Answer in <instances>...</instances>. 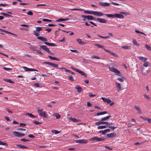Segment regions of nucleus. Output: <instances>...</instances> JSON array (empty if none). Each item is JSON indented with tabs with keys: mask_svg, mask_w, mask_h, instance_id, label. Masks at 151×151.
<instances>
[{
	"mask_svg": "<svg viewBox=\"0 0 151 151\" xmlns=\"http://www.w3.org/2000/svg\"><path fill=\"white\" fill-rule=\"evenodd\" d=\"M110 132L109 129H106L102 131V134H105L106 133L109 132Z\"/></svg>",
	"mask_w": 151,
	"mask_h": 151,
	"instance_id": "f704fd0d",
	"label": "nucleus"
},
{
	"mask_svg": "<svg viewBox=\"0 0 151 151\" xmlns=\"http://www.w3.org/2000/svg\"><path fill=\"white\" fill-rule=\"evenodd\" d=\"M68 77L70 80L72 81H74L73 76L72 75H70L68 76Z\"/></svg>",
	"mask_w": 151,
	"mask_h": 151,
	"instance_id": "09e8293b",
	"label": "nucleus"
},
{
	"mask_svg": "<svg viewBox=\"0 0 151 151\" xmlns=\"http://www.w3.org/2000/svg\"><path fill=\"white\" fill-rule=\"evenodd\" d=\"M52 133H54L55 134H58L59 133V132L56 130H52Z\"/></svg>",
	"mask_w": 151,
	"mask_h": 151,
	"instance_id": "8fccbe9b",
	"label": "nucleus"
},
{
	"mask_svg": "<svg viewBox=\"0 0 151 151\" xmlns=\"http://www.w3.org/2000/svg\"><path fill=\"white\" fill-rule=\"evenodd\" d=\"M105 147L106 148L108 149L109 150H112L113 149L112 148V147H111L105 146Z\"/></svg>",
	"mask_w": 151,
	"mask_h": 151,
	"instance_id": "69168bd1",
	"label": "nucleus"
},
{
	"mask_svg": "<svg viewBox=\"0 0 151 151\" xmlns=\"http://www.w3.org/2000/svg\"><path fill=\"white\" fill-rule=\"evenodd\" d=\"M34 86L37 87H39L40 86L38 83H35L34 84Z\"/></svg>",
	"mask_w": 151,
	"mask_h": 151,
	"instance_id": "774afa93",
	"label": "nucleus"
},
{
	"mask_svg": "<svg viewBox=\"0 0 151 151\" xmlns=\"http://www.w3.org/2000/svg\"><path fill=\"white\" fill-rule=\"evenodd\" d=\"M107 113L106 111H103V112H100V113H98L96 115L97 116H99V115L104 114H106Z\"/></svg>",
	"mask_w": 151,
	"mask_h": 151,
	"instance_id": "c9c22d12",
	"label": "nucleus"
},
{
	"mask_svg": "<svg viewBox=\"0 0 151 151\" xmlns=\"http://www.w3.org/2000/svg\"><path fill=\"white\" fill-rule=\"evenodd\" d=\"M115 67L116 65H115L111 63L108 66V68L111 71L114 73L116 75H118L119 76H121V73L120 71L117 69L114 68Z\"/></svg>",
	"mask_w": 151,
	"mask_h": 151,
	"instance_id": "f257e3e1",
	"label": "nucleus"
},
{
	"mask_svg": "<svg viewBox=\"0 0 151 151\" xmlns=\"http://www.w3.org/2000/svg\"><path fill=\"white\" fill-rule=\"evenodd\" d=\"M132 42L134 45H137V46H139V44L137 43L136 41L135 40H133L132 41Z\"/></svg>",
	"mask_w": 151,
	"mask_h": 151,
	"instance_id": "49530a36",
	"label": "nucleus"
},
{
	"mask_svg": "<svg viewBox=\"0 0 151 151\" xmlns=\"http://www.w3.org/2000/svg\"><path fill=\"white\" fill-rule=\"evenodd\" d=\"M76 41L79 44L81 45H83L86 44V42L82 41L80 39H77L76 40Z\"/></svg>",
	"mask_w": 151,
	"mask_h": 151,
	"instance_id": "4be33fe9",
	"label": "nucleus"
},
{
	"mask_svg": "<svg viewBox=\"0 0 151 151\" xmlns=\"http://www.w3.org/2000/svg\"><path fill=\"white\" fill-rule=\"evenodd\" d=\"M99 5L101 6H110V4L106 2H100L99 3Z\"/></svg>",
	"mask_w": 151,
	"mask_h": 151,
	"instance_id": "dca6fc26",
	"label": "nucleus"
},
{
	"mask_svg": "<svg viewBox=\"0 0 151 151\" xmlns=\"http://www.w3.org/2000/svg\"><path fill=\"white\" fill-rule=\"evenodd\" d=\"M5 81H6L9 82V83H14V82L12 81L11 80H10V79H5Z\"/></svg>",
	"mask_w": 151,
	"mask_h": 151,
	"instance_id": "3c124183",
	"label": "nucleus"
},
{
	"mask_svg": "<svg viewBox=\"0 0 151 151\" xmlns=\"http://www.w3.org/2000/svg\"><path fill=\"white\" fill-rule=\"evenodd\" d=\"M94 11H90L86 10L84 11V13L86 14H93Z\"/></svg>",
	"mask_w": 151,
	"mask_h": 151,
	"instance_id": "72a5a7b5",
	"label": "nucleus"
},
{
	"mask_svg": "<svg viewBox=\"0 0 151 151\" xmlns=\"http://www.w3.org/2000/svg\"><path fill=\"white\" fill-rule=\"evenodd\" d=\"M69 120L72 121L73 122H80V120L79 119H77L75 118L69 117L68 118Z\"/></svg>",
	"mask_w": 151,
	"mask_h": 151,
	"instance_id": "a211bd4d",
	"label": "nucleus"
},
{
	"mask_svg": "<svg viewBox=\"0 0 151 151\" xmlns=\"http://www.w3.org/2000/svg\"><path fill=\"white\" fill-rule=\"evenodd\" d=\"M29 48L31 50H32L33 51H36L37 50L35 47L31 46Z\"/></svg>",
	"mask_w": 151,
	"mask_h": 151,
	"instance_id": "13d9d810",
	"label": "nucleus"
},
{
	"mask_svg": "<svg viewBox=\"0 0 151 151\" xmlns=\"http://www.w3.org/2000/svg\"><path fill=\"white\" fill-rule=\"evenodd\" d=\"M0 145H4L6 146H8V144L7 143H5L1 141H0Z\"/></svg>",
	"mask_w": 151,
	"mask_h": 151,
	"instance_id": "ea45409f",
	"label": "nucleus"
},
{
	"mask_svg": "<svg viewBox=\"0 0 151 151\" xmlns=\"http://www.w3.org/2000/svg\"><path fill=\"white\" fill-rule=\"evenodd\" d=\"M3 69L4 70H6V71H9V70H12V69L11 68H6V67H4L3 68Z\"/></svg>",
	"mask_w": 151,
	"mask_h": 151,
	"instance_id": "052dcab7",
	"label": "nucleus"
},
{
	"mask_svg": "<svg viewBox=\"0 0 151 151\" xmlns=\"http://www.w3.org/2000/svg\"><path fill=\"white\" fill-rule=\"evenodd\" d=\"M39 47L42 49L44 50H45L46 52H47L48 53L50 54H52V52L51 51L49 50V49L46 46V45H39Z\"/></svg>",
	"mask_w": 151,
	"mask_h": 151,
	"instance_id": "423d86ee",
	"label": "nucleus"
},
{
	"mask_svg": "<svg viewBox=\"0 0 151 151\" xmlns=\"http://www.w3.org/2000/svg\"><path fill=\"white\" fill-rule=\"evenodd\" d=\"M115 86L117 88L118 91H120L121 90V88L120 84L116 82Z\"/></svg>",
	"mask_w": 151,
	"mask_h": 151,
	"instance_id": "f3484780",
	"label": "nucleus"
},
{
	"mask_svg": "<svg viewBox=\"0 0 151 151\" xmlns=\"http://www.w3.org/2000/svg\"><path fill=\"white\" fill-rule=\"evenodd\" d=\"M111 115H109L106 117L102 118L101 119V121H106L109 119L110 117H111Z\"/></svg>",
	"mask_w": 151,
	"mask_h": 151,
	"instance_id": "a878e982",
	"label": "nucleus"
},
{
	"mask_svg": "<svg viewBox=\"0 0 151 151\" xmlns=\"http://www.w3.org/2000/svg\"><path fill=\"white\" fill-rule=\"evenodd\" d=\"M70 10L71 11H74V10H79L80 11H83V9H77V8H74V9H70Z\"/></svg>",
	"mask_w": 151,
	"mask_h": 151,
	"instance_id": "a19ab883",
	"label": "nucleus"
},
{
	"mask_svg": "<svg viewBox=\"0 0 151 151\" xmlns=\"http://www.w3.org/2000/svg\"><path fill=\"white\" fill-rule=\"evenodd\" d=\"M105 15L109 17L112 18L117 17L120 19H123L124 18V16L121 14H105Z\"/></svg>",
	"mask_w": 151,
	"mask_h": 151,
	"instance_id": "f03ea898",
	"label": "nucleus"
},
{
	"mask_svg": "<svg viewBox=\"0 0 151 151\" xmlns=\"http://www.w3.org/2000/svg\"><path fill=\"white\" fill-rule=\"evenodd\" d=\"M138 58L139 60L143 62H145V61L147 60V58H145L144 57L142 56H138Z\"/></svg>",
	"mask_w": 151,
	"mask_h": 151,
	"instance_id": "b1692460",
	"label": "nucleus"
},
{
	"mask_svg": "<svg viewBox=\"0 0 151 151\" xmlns=\"http://www.w3.org/2000/svg\"><path fill=\"white\" fill-rule=\"evenodd\" d=\"M93 14L98 17H101L104 15L103 13L97 11H94Z\"/></svg>",
	"mask_w": 151,
	"mask_h": 151,
	"instance_id": "2eb2a0df",
	"label": "nucleus"
},
{
	"mask_svg": "<svg viewBox=\"0 0 151 151\" xmlns=\"http://www.w3.org/2000/svg\"><path fill=\"white\" fill-rule=\"evenodd\" d=\"M65 71L68 72L72 74H73L74 73V72L71 71V70H66L65 69Z\"/></svg>",
	"mask_w": 151,
	"mask_h": 151,
	"instance_id": "4d7b16f0",
	"label": "nucleus"
},
{
	"mask_svg": "<svg viewBox=\"0 0 151 151\" xmlns=\"http://www.w3.org/2000/svg\"><path fill=\"white\" fill-rule=\"evenodd\" d=\"M34 35L36 36H38L40 35L39 33H38L36 31H34Z\"/></svg>",
	"mask_w": 151,
	"mask_h": 151,
	"instance_id": "603ef678",
	"label": "nucleus"
},
{
	"mask_svg": "<svg viewBox=\"0 0 151 151\" xmlns=\"http://www.w3.org/2000/svg\"><path fill=\"white\" fill-rule=\"evenodd\" d=\"M54 116L56 117L57 119H59L61 117V115L59 114L56 113H55L54 114Z\"/></svg>",
	"mask_w": 151,
	"mask_h": 151,
	"instance_id": "7c9ffc66",
	"label": "nucleus"
},
{
	"mask_svg": "<svg viewBox=\"0 0 151 151\" xmlns=\"http://www.w3.org/2000/svg\"><path fill=\"white\" fill-rule=\"evenodd\" d=\"M45 44L51 46H56L57 45L53 43H49L47 42H45Z\"/></svg>",
	"mask_w": 151,
	"mask_h": 151,
	"instance_id": "393cba45",
	"label": "nucleus"
},
{
	"mask_svg": "<svg viewBox=\"0 0 151 151\" xmlns=\"http://www.w3.org/2000/svg\"><path fill=\"white\" fill-rule=\"evenodd\" d=\"M107 125L106 126V125H101V126H100L98 127L97 128L99 129H103L105 128L106 127H107Z\"/></svg>",
	"mask_w": 151,
	"mask_h": 151,
	"instance_id": "473e14b6",
	"label": "nucleus"
},
{
	"mask_svg": "<svg viewBox=\"0 0 151 151\" xmlns=\"http://www.w3.org/2000/svg\"><path fill=\"white\" fill-rule=\"evenodd\" d=\"M26 125V124L25 123H20V127H24Z\"/></svg>",
	"mask_w": 151,
	"mask_h": 151,
	"instance_id": "338daca9",
	"label": "nucleus"
},
{
	"mask_svg": "<svg viewBox=\"0 0 151 151\" xmlns=\"http://www.w3.org/2000/svg\"><path fill=\"white\" fill-rule=\"evenodd\" d=\"M91 58H94L99 59H100V58L96 55H92L91 56Z\"/></svg>",
	"mask_w": 151,
	"mask_h": 151,
	"instance_id": "a18cd8bd",
	"label": "nucleus"
},
{
	"mask_svg": "<svg viewBox=\"0 0 151 151\" xmlns=\"http://www.w3.org/2000/svg\"><path fill=\"white\" fill-rule=\"evenodd\" d=\"M37 112L39 115L42 117L46 118L47 116V114H46V112L42 111V109L41 108L38 109Z\"/></svg>",
	"mask_w": 151,
	"mask_h": 151,
	"instance_id": "7ed1b4c3",
	"label": "nucleus"
},
{
	"mask_svg": "<svg viewBox=\"0 0 151 151\" xmlns=\"http://www.w3.org/2000/svg\"><path fill=\"white\" fill-rule=\"evenodd\" d=\"M25 115H29L30 117L33 118H35L36 117L35 116L31 113H27L25 114Z\"/></svg>",
	"mask_w": 151,
	"mask_h": 151,
	"instance_id": "c85d7f7f",
	"label": "nucleus"
},
{
	"mask_svg": "<svg viewBox=\"0 0 151 151\" xmlns=\"http://www.w3.org/2000/svg\"><path fill=\"white\" fill-rule=\"evenodd\" d=\"M116 134L115 133H112L107 134V136L109 137L112 138L116 136Z\"/></svg>",
	"mask_w": 151,
	"mask_h": 151,
	"instance_id": "aec40b11",
	"label": "nucleus"
},
{
	"mask_svg": "<svg viewBox=\"0 0 151 151\" xmlns=\"http://www.w3.org/2000/svg\"><path fill=\"white\" fill-rule=\"evenodd\" d=\"M27 14L28 15H33V12L32 11H29L28 12H27Z\"/></svg>",
	"mask_w": 151,
	"mask_h": 151,
	"instance_id": "680f3d73",
	"label": "nucleus"
},
{
	"mask_svg": "<svg viewBox=\"0 0 151 151\" xmlns=\"http://www.w3.org/2000/svg\"><path fill=\"white\" fill-rule=\"evenodd\" d=\"M24 69L26 71H38L37 70L34 68H28L25 66H23V67Z\"/></svg>",
	"mask_w": 151,
	"mask_h": 151,
	"instance_id": "ddd939ff",
	"label": "nucleus"
},
{
	"mask_svg": "<svg viewBox=\"0 0 151 151\" xmlns=\"http://www.w3.org/2000/svg\"><path fill=\"white\" fill-rule=\"evenodd\" d=\"M42 20L44 22H51L52 21V20H51L48 19H42Z\"/></svg>",
	"mask_w": 151,
	"mask_h": 151,
	"instance_id": "864d4df0",
	"label": "nucleus"
},
{
	"mask_svg": "<svg viewBox=\"0 0 151 151\" xmlns=\"http://www.w3.org/2000/svg\"><path fill=\"white\" fill-rule=\"evenodd\" d=\"M13 134L14 135L17 137H23L25 135L24 133H21L18 132H13Z\"/></svg>",
	"mask_w": 151,
	"mask_h": 151,
	"instance_id": "6e6552de",
	"label": "nucleus"
},
{
	"mask_svg": "<svg viewBox=\"0 0 151 151\" xmlns=\"http://www.w3.org/2000/svg\"><path fill=\"white\" fill-rule=\"evenodd\" d=\"M42 29V27H36V31L37 32H40L41 31Z\"/></svg>",
	"mask_w": 151,
	"mask_h": 151,
	"instance_id": "58836bf2",
	"label": "nucleus"
},
{
	"mask_svg": "<svg viewBox=\"0 0 151 151\" xmlns=\"http://www.w3.org/2000/svg\"><path fill=\"white\" fill-rule=\"evenodd\" d=\"M141 71L143 75H146L148 73L149 69L147 70L144 68H142Z\"/></svg>",
	"mask_w": 151,
	"mask_h": 151,
	"instance_id": "4468645a",
	"label": "nucleus"
},
{
	"mask_svg": "<svg viewBox=\"0 0 151 151\" xmlns=\"http://www.w3.org/2000/svg\"><path fill=\"white\" fill-rule=\"evenodd\" d=\"M71 68H72L74 70L76 71V72L80 74H81L82 75H83V76H84L85 77L87 76V74L86 73H85L84 72L80 70H78L74 68H73V67H71Z\"/></svg>",
	"mask_w": 151,
	"mask_h": 151,
	"instance_id": "9d476101",
	"label": "nucleus"
},
{
	"mask_svg": "<svg viewBox=\"0 0 151 151\" xmlns=\"http://www.w3.org/2000/svg\"><path fill=\"white\" fill-rule=\"evenodd\" d=\"M95 45L98 47L99 48H103V49L104 48L103 46L99 44H95Z\"/></svg>",
	"mask_w": 151,
	"mask_h": 151,
	"instance_id": "e433bc0d",
	"label": "nucleus"
},
{
	"mask_svg": "<svg viewBox=\"0 0 151 151\" xmlns=\"http://www.w3.org/2000/svg\"><path fill=\"white\" fill-rule=\"evenodd\" d=\"M112 123H109V122H104L103 121H101L99 122H97L95 124L96 125H99L101 124H106L107 125H110V124H112Z\"/></svg>",
	"mask_w": 151,
	"mask_h": 151,
	"instance_id": "1a4fd4ad",
	"label": "nucleus"
},
{
	"mask_svg": "<svg viewBox=\"0 0 151 151\" xmlns=\"http://www.w3.org/2000/svg\"><path fill=\"white\" fill-rule=\"evenodd\" d=\"M125 78H124L122 77L121 78H117V80H118L119 81L121 82H122L123 81Z\"/></svg>",
	"mask_w": 151,
	"mask_h": 151,
	"instance_id": "c03bdc74",
	"label": "nucleus"
},
{
	"mask_svg": "<svg viewBox=\"0 0 151 151\" xmlns=\"http://www.w3.org/2000/svg\"><path fill=\"white\" fill-rule=\"evenodd\" d=\"M44 63L46 64L49 65L51 66H52L54 67L57 68L58 69H65V68H58V65L57 64H55L54 63H51L50 62H44Z\"/></svg>",
	"mask_w": 151,
	"mask_h": 151,
	"instance_id": "39448f33",
	"label": "nucleus"
},
{
	"mask_svg": "<svg viewBox=\"0 0 151 151\" xmlns=\"http://www.w3.org/2000/svg\"><path fill=\"white\" fill-rule=\"evenodd\" d=\"M134 108L138 111V113L140 114L141 113V111L139 107L136 106H134Z\"/></svg>",
	"mask_w": 151,
	"mask_h": 151,
	"instance_id": "2f4dec72",
	"label": "nucleus"
},
{
	"mask_svg": "<svg viewBox=\"0 0 151 151\" xmlns=\"http://www.w3.org/2000/svg\"><path fill=\"white\" fill-rule=\"evenodd\" d=\"M37 39L42 42H46L47 41V40L46 38L41 36H38L37 37Z\"/></svg>",
	"mask_w": 151,
	"mask_h": 151,
	"instance_id": "6ab92c4d",
	"label": "nucleus"
},
{
	"mask_svg": "<svg viewBox=\"0 0 151 151\" xmlns=\"http://www.w3.org/2000/svg\"><path fill=\"white\" fill-rule=\"evenodd\" d=\"M1 14L2 15H3L5 17H12V16L11 15H10L9 14H8L4 13V12L1 13Z\"/></svg>",
	"mask_w": 151,
	"mask_h": 151,
	"instance_id": "cd10ccee",
	"label": "nucleus"
},
{
	"mask_svg": "<svg viewBox=\"0 0 151 151\" xmlns=\"http://www.w3.org/2000/svg\"><path fill=\"white\" fill-rule=\"evenodd\" d=\"M75 141L76 143H79L86 144L88 142V140L85 139L76 140Z\"/></svg>",
	"mask_w": 151,
	"mask_h": 151,
	"instance_id": "f8f14e48",
	"label": "nucleus"
},
{
	"mask_svg": "<svg viewBox=\"0 0 151 151\" xmlns=\"http://www.w3.org/2000/svg\"><path fill=\"white\" fill-rule=\"evenodd\" d=\"M63 21H64V19L63 18H60L56 20V21L57 22H61Z\"/></svg>",
	"mask_w": 151,
	"mask_h": 151,
	"instance_id": "bf43d9fd",
	"label": "nucleus"
},
{
	"mask_svg": "<svg viewBox=\"0 0 151 151\" xmlns=\"http://www.w3.org/2000/svg\"><path fill=\"white\" fill-rule=\"evenodd\" d=\"M122 48L125 49H130L131 48L130 46H122Z\"/></svg>",
	"mask_w": 151,
	"mask_h": 151,
	"instance_id": "79ce46f5",
	"label": "nucleus"
},
{
	"mask_svg": "<svg viewBox=\"0 0 151 151\" xmlns=\"http://www.w3.org/2000/svg\"><path fill=\"white\" fill-rule=\"evenodd\" d=\"M105 138L104 137H94L93 138L89 139V140L91 141H101L104 140Z\"/></svg>",
	"mask_w": 151,
	"mask_h": 151,
	"instance_id": "20e7f679",
	"label": "nucleus"
},
{
	"mask_svg": "<svg viewBox=\"0 0 151 151\" xmlns=\"http://www.w3.org/2000/svg\"><path fill=\"white\" fill-rule=\"evenodd\" d=\"M97 35L99 37H100L104 38V39H109L110 38V37L109 36H107L106 37H103L99 35L98 34Z\"/></svg>",
	"mask_w": 151,
	"mask_h": 151,
	"instance_id": "4c0bfd02",
	"label": "nucleus"
},
{
	"mask_svg": "<svg viewBox=\"0 0 151 151\" xmlns=\"http://www.w3.org/2000/svg\"><path fill=\"white\" fill-rule=\"evenodd\" d=\"M33 122L34 124H37V125H38L40 123L39 122H38V121H33Z\"/></svg>",
	"mask_w": 151,
	"mask_h": 151,
	"instance_id": "e2e57ef3",
	"label": "nucleus"
},
{
	"mask_svg": "<svg viewBox=\"0 0 151 151\" xmlns=\"http://www.w3.org/2000/svg\"><path fill=\"white\" fill-rule=\"evenodd\" d=\"M81 17L83 18H86L87 19L90 20H92L94 19L95 18L93 17L92 16L90 15L85 16L84 15H82Z\"/></svg>",
	"mask_w": 151,
	"mask_h": 151,
	"instance_id": "9b49d317",
	"label": "nucleus"
},
{
	"mask_svg": "<svg viewBox=\"0 0 151 151\" xmlns=\"http://www.w3.org/2000/svg\"><path fill=\"white\" fill-rule=\"evenodd\" d=\"M120 13L121 14H124V15H129V13H127V12H120Z\"/></svg>",
	"mask_w": 151,
	"mask_h": 151,
	"instance_id": "6e6d98bb",
	"label": "nucleus"
},
{
	"mask_svg": "<svg viewBox=\"0 0 151 151\" xmlns=\"http://www.w3.org/2000/svg\"><path fill=\"white\" fill-rule=\"evenodd\" d=\"M48 57L50 58V59L55 60L57 61H59V59L58 58H57L55 57H52L51 56L49 55Z\"/></svg>",
	"mask_w": 151,
	"mask_h": 151,
	"instance_id": "c756f323",
	"label": "nucleus"
},
{
	"mask_svg": "<svg viewBox=\"0 0 151 151\" xmlns=\"http://www.w3.org/2000/svg\"><path fill=\"white\" fill-rule=\"evenodd\" d=\"M145 48L149 50H151V47L150 46L147 44H146L145 45Z\"/></svg>",
	"mask_w": 151,
	"mask_h": 151,
	"instance_id": "37998d69",
	"label": "nucleus"
},
{
	"mask_svg": "<svg viewBox=\"0 0 151 151\" xmlns=\"http://www.w3.org/2000/svg\"><path fill=\"white\" fill-rule=\"evenodd\" d=\"M97 20L99 22L101 23H105L106 22V20L104 19L98 18L97 19Z\"/></svg>",
	"mask_w": 151,
	"mask_h": 151,
	"instance_id": "412c9836",
	"label": "nucleus"
},
{
	"mask_svg": "<svg viewBox=\"0 0 151 151\" xmlns=\"http://www.w3.org/2000/svg\"><path fill=\"white\" fill-rule=\"evenodd\" d=\"M75 88L77 89V91L79 93H81L82 91V88L80 86H76Z\"/></svg>",
	"mask_w": 151,
	"mask_h": 151,
	"instance_id": "bb28decb",
	"label": "nucleus"
},
{
	"mask_svg": "<svg viewBox=\"0 0 151 151\" xmlns=\"http://www.w3.org/2000/svg\"><path fill=\"white\" fill-rule=\"evenodd\" d=\"M101 99L104 102H107L108 104H110V106H112L114 104V102L112 101L109 99H106L104 97H102Z\"/></svg>",
	"mask_w": 151,
	"mask_h": 151,
	"instance_id": "0eeeda50",
	"label": "nucleus"
},
{
	"mask_svg": "<svg viewBox=\"0 0 151 151\" xmlns=\"http://www.w3.org/2000/svg\"><path fill=\"white\" fill-rule=\"evenodd\" d=\"M135 32L137 33H139L141 34L144 35L145 36L146 35L145 33H144V32H140L138 30H135Z\"/></svg>",
	"mask_w": 151,
	"mask_h": 151,
	"instance_id": "de8ad7c7",
	"label": "nucleus"
},
{
	"mask_svg": "<svg viewBox=\"0 0 151 151\" xmlns=\"http://www.w3.org/2000/svg\"><path fill=\"white\" fill-rule=\"evenodd\" d=\"M143 65L144 67H147L148 66V63L147 62H146L143 64Z\"/></svg>",
	"mask_w": 151,
	"mask_h": 151,
	"instance_id": "0e129e2a",
	"label": "nucleus"
},
{
	"mask_svg": "<svg viewBox=\"0 0 151 151\" xmlns=\"http://www.w3.org/2000/svg\"><path fill=\"white\" fill-rule=\"evenodd\" d=\"M143 96L145 97V98H146V99H148V100L150 99V98L148 95H146L145 94H144Z\"/></svg>",
	"mask_w": 151,
	"mask_h": 151,
	"instance_id": "5fc2aeb1",
	"label": "nucleus"
},
{
	"mask_svg": "<svg viewBox=\"0 0 151 151\" xmlns=\"http://www.w3.org/2000/svg\"><path fill=\"white\" fill-rule=\"evenodd\" d=\"M16 145L18 147L21 148H23L24 149H26L28 148V147L27 146L22 145L20 144H16Z\"/></svg>",
	"mask_w": 151,
	"mask_h": 151,
	"instance_id": "5701e85b",
	"label": "nucleus"
}]
</instances>
